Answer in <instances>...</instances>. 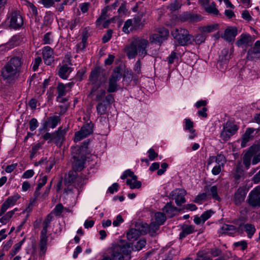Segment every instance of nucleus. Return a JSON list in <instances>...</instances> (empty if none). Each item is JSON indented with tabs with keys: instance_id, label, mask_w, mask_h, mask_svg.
Returning a JSON list of instances; mask_svg holds the SVG:
<instances>
[{
	"instance_id": "obj_1",
	"label": "nucleus",
	"mask_w": 260,
	"mask_h": 260,
	"mask_svg": "<svg viewBox=\"0 0 260 260\" xmlns=\"http://www.w3.org/2000/svg\"><path fill=\"white\" fill-rule=\"evenodd\" d=\"M22 62L18 57L10 59L2 70V76L5 80L12 81L17 78L21 72Z\"/></svg>"
},
{
	"instance_id": "obj_2",
	"label": "nucleus",
	"mask_w": 260,
	"mask_h": 260,
	"mask_svg": "<svg viewBox=\"0 0 260 260\" xmlns=\"http://www.w3.org/2000/svg\"><path fill=\"white\" fill-rule=\"evenodd\" d=\"M132 249L129 243L114 245L104 254L101 260H123V255H128Z\"/></svg>"
},
{
	"instance_id": "obj_3",
	"label": "nucleus",
	"mask_w": 260,
	"mask_h": 260,
	"mask_svg": "<svg viewBox=\"0 0 260 260\" xmlns=\"http://www.w3.org/2000/svg\"><path fill=\"white\" fill-rule=\"evenodd\" d=\"M148 44V41L144 39L134 40L131 45L127 47L126 53L129 58H134L138 54L140 56L143 57L146 54V48Z\"/></svg>"
},
{
	"instance_id": "obj_4",
	"label": "nucleus",
	"mask_w": 260,
	"mask_h": 260,
	"mask_svg": "<svg viewBox=\"0 0 260 260\" xmlns=\"http://www.w3.org/2000/svg\"><path fill=\"white\" fill-rule=\"evenodd\" d=\"M52 215L48 214L43 222V229L41 232L40 240L39 243L40 254L44 255L47 250V244L48 242V236L47 235V228L52 221Z\"/></svg>"
},
{
	"instance_id": "obj_5",
	"label": "nucleus",
	"mask_w": 260,
	"mask_h": 260,
	"mask_svg": "<svg viewBox=\"0 0 260 260\" xmlns=\"http://www.w3.org/2000/svg\"><path fill=\"white\" fill-rule=\"evenodd\" d=\"M171 34L177 40L178 43L182 46L186 45L191 42L192 37L185 29L175 28L172 31Z\"/></svg>"
},
{
	"instance_id": "obj_6",
	"label": "nucleus",
	"mask_w": 260,
	"mask_h": 260,
	"mask_svg": "<svg viewBox=\"0 0 260 260\" xmlns=\"http://www.w3.org/2000/svg\"><path fill=\"white\" fill-rule=\"evenodd\" d=\"M148 232V228L146 224L143 223H138L135 228L131 229L127 233V238L129 241H134L141 235Z\"/></svg>"
},
{
	"instance_id": "obj_7",
	"label": "nucleus",
	"mask_w": 260,
	"mask_h": 260,
	"mask_svg": "<svg viewBox=\"0 0 260 260\" xmlns=\"http://www.w3.org/2000/svg\"><path fill=\"white\" fill-rule=\"evenodd\" d=\"M156 33L152 34L149 38L151 42L155 44H161L167 39L169 34V30L165 27H159L156 29Z\"/></svg>"
},
{
	"instance_id": "obj_8",
	"label": "nucleus",
	"mask_w": 260,
	"mask_h": 260,
	"mask_svg": "<svg viewBox=\"0 0 260 260\" xmlns=\"http://www.w3.org/2000/svg\"><path fill=\"white\" fill-rule=\"evenodd\" d=\"M238 129V127L231 122H227L224 125L220 134L221 138L224 141L228 140L232 136L234 135Z\"/></svg>"
},
{
	"instance_id": "obj_9",
	"label": "nucleus",
	"mask_w": 260,
	"mask_h": 260,
	"mask_svg": "<svg viewBox=\"0 0 260 260\" xmlns=\"http://www.w3.org/2000/svg\"><path fill=\"white\" fill-rule=\"evenodd\" d=\"M93 132V124L92 123H87L84 125L81 129L75 133L74 141L77 142L87 137Z\"/></svg>"
},
{
	"instance_id": "obj_10",
	"label": "nucleus",
	"mask_w": 260,
	"mask_h": 260,
	"mask_svg": "<svg viewBox=\"0 0 260 260\" xmlns=\"http://www.w3.org/2000/svg\"><path fill=\"white\" fill-rule=\"evenodd\" d=\"M247 203L253 207H260V187H257L249 194Z\"/></svg>"
},
{
	"instance_id": "obj_11",
	"label": "nucleus",
	"mask_w": 260,
	"mask_h": 260,
	"mask_svg": "<svg viewBox=\"0 0 260 260\" xmlns=\"http://www.w3.org/2000/svg\"><path fill=\"white\" fill-rule=\"evenodd\" d=\"M121 77V74L119 70L114 71L109 80V85L107 91L109 92H114L117 90V82Z\"/></svg>"
},
{
	"instance_id": "obj_12",
	"label": "nucleus",
	"mask_w": 260,
	"mask_h": 260,
	"mask_svg": "<svg viewBox=\"0 0 260 260\" xmlns=\"http://www.w3.org/2000/svg\"><path fill=\"white\" fill-rule=\"evenodd\" d=\"M186 191L183 189L177 188L173 190L170 194V198L174 200L177 206H181L186 202L185 196Z\"/></svg>"
},
{
	"instance_id": "obj_13",
	"label": "nucleus",
	"mask_w": 260,
	"mask_h": 260,
	"mask_svg": "<svg viewBox=\"0 0 260 260\" xmlns=\"http://www.w3.org/2000/svg\"><path fill=\"white\" fill-rule=\"evenodd\" d=\"M254 41V39L249 35L243 34L236 42V44L239 47L246 48L250 46Z\"/></svg>"
},
{
	"instance_id": "obj_14",
	"label": "nucleus",
	"mask_w": 260,
	"mask_h": 260,
	"mask_svg": "<svg viewBox=\"0 0 260 260\" xmlns=\"http://www.w3.org/2000/svg\"><path fill=\"white\" fill-rule=\"evenodd\" d=\"M20 196L18 193L9 197L2 205V213H5L9 208L14 206L20 199Z\"/></svg>"
},
{
	"instance_id": "obj_15",
	"label": "nucleus",
	"mask_w": 260,
	"mask_h": 260,
	"mask_svg": "<svg viewBox=\"0 0 260 260\" xmlns=\"http://www.w3.org/2000/svg\"><path fill=\"white\" fill-rule=\"evenodd\" d=\"M23 23V20L21 15L17 12L11 14L10 26L14 28H18L21 27Z\"/></svg>"
},
{
	"instance_id": "obj_16",
	"label": "nucleus",
	"mask_w": 260,
	"mask_h": 260,
	"mask_svg": "<svg viewBox=\"0 0 260 260\" xmlns=\"http://www.w3.org/2000/svg\"><path fill=\"white\" fill-rule=\"evenodd\" d=\"M42 53L45 63L50 65L54 61L53 50L50 47L46 46L43 48Z\"/></svg>"
},
{
	"instance_id": "obj_17",
	"label": "nucleus",
	"mask_w": 260,
	"mask_h": 260,
	"mask_svg": "<svg viewBox=\"0 0 260 260\" xmlns=\"http://www.w3.org/2000/svg\"><path fill=\"white\" fill-rule=\"evenodd\" d=\"M237 35V29L234 27H229L224 31L221 38L228 42L234 40L236 35Z\"/></svg>"
},
{
	"instance_id": "obj_18",
	"label": "nucleus",
	"mask_w": 260,
	"mask_h": 260,
	"mask_svg": "<svg viewBox=\"0 0 260 260\" xmlns=\"http://www.w3.org/2000/svg\"><path fill=\"white\" fill-rule=\"evenodd\" d=\"M60 119L58 116H52L48 117L43 123V128H55L60 122Z\"/></svg>"
},
{
	"instance_id": "obj_19",
	"label": "nucleus",
	"mask_w": 260,
	"mask_h": 260,
	"mask_svg": "<svg viewBox=\"0 0 260 260\" xmlns=\"http://www.w3.org/2000/svg\"><path fill=\"white\" fill-rule=\"evenodd\" d=\"M255 131V129L253 128L250 127L247 128L244 135H243L241 143V146L243 147H245L246 143L253 138Z\"/></svg>"
},
{
	"instance_id": "obj_20",
	"label": "nucleus",
	"mask_w": 260,
	"mask_h": 260,
	"mask_svg": "<svg viewBox=\"0 0 260 260\" xmlns=\"http://www.w3.org/2000/svg\"><path fill=\"white\" fill-rule=\"evenodd\" d=\"M260 147L258 145L253 146L250 147L251 152H252V164L256 165L260 161Z\"/></svg>"
},
{
	"instance_id": "obj_21",
	"label": "nucleus",
	"mask_w": 260,
	"mask_h": 260,
	"mask_svg": "<svg viewBox=\"0 0 260 260\" xmlns=\"http://www.w3.org/2000/svg\"><path fill=\"white\" fill-rule=\"evenodd\" d=\"M182 232L180 234L181 239L185 238L187 235L193 233L195 231L194 226L192 225L184 224L181 227Z\"/></svg>"
},
{
	"instance_id": "obj_22",
	"label": "nucleus",
	"mask_w": 260,
	"mask_h": 260,
	"mask_svg": "<svg viewBox=\"0 0 260 260\" xmlns=\"http://www.w3.org/2000/svg\"><path fill=\"white\" fill-rule=\"evenodd\" d=\"M246 193L243 189H238L235 193L234 202L237 205H240L245 198Z\"/></svg>"
},
{
	"instance_id": "obj_23",
	"label": "nucleus",
	"mask_w": 260,
	"mask_h": 260,
	"mask_svg": "<svg viewBox=\"0 0 260 260\" xmlns=\"http://www.w3.org/2000/svg\"><path fill=\"white\" fill-rule=\"evenodd\" d=\"M77 175V173L75 170L69 171L64 179L65 184H74Z\"/></svg>"
},
{
	"instance_id": "obj_24",
	"label": "nucleus",
	"mask_w": 260,
	"mask_h": 260,
	"mask_svg": "<svg viewBox=\"0 0 260 260\" xmlns=\"http://www.w3.org/2000/svg\"><path fill=\"white\" fill-rule=\"evenodd\" d=\"M71 72V68L67 64H64L59 68L58 75L62 79H66L68 77Z\"/></svg>"
},
{
	"instance_id": "obj_25",
	"label": "nucleus",
	"mask_w": 260,
	"mask_h": 260,
	"mask_svg": "<svg viewBox=\"0 0 260 260\" xmlns=\"http://www.w3.org/2000/svg\"><path fill=\"white\" fill-rule=\"evenodd\" d=\"M133 25L136 28L142 27L146 23V19L142 14L138 15L134 18Z\"/></svg>"
},
{
	"instance_id": "obj_26",
	"label": "nucleus",
	"mask_w": 260,
	"mask_h": 260,
	"mask_svg": "<svg viewBox=\"0 0 260 260\" xmlns=\"http://www.w3.org/2000/svg\"><path fill=\"white\" fill-rule=\"evenodd\" d=\"M78 156L74 155L73 169L76 171H81L84 168V160L83 158L78 159Z\"/></svg>"
},
{
	"instance_id": "obj_27",
	"label": "nucleus",
	"mask_w": 260,
	"mask_h": 260,
	"mask_svg": "<svg viewBox=\"0 0 260 260\" xmlns=\"http://www.w3.org/2000/svg\"><path fill=\"white\" fill-rule=\"evenodd\" d=\"M66 133L65 129H62L61 128H59L57 131L53 133L54 135V141L57 143L61 142L63 140Z\"/></svg>"
},
{
	"instance_id": "obj_28",
	"label": "nucleus",
	"mask_w": 260,
	"mask_h": 260,
	"mask_svg": "<svg viewBox=\"0 0 260 260\" xmlns=\"http://www.w3.org/2000/svg\"><path fill=\"white\" fill-rule=\"evenodd\" d=\"M91 93L96 95V100L100 101L105 95L106 91L104 89L97 90V88L95 86H93L91 90Z\"/></svg>"
},
{
	"instance_id": "obj_29",
	"label": "nucleus",
	"mask_w": 260,
	"mask_h": 260,
	"mask_svg": "<svg viewBox=\"0 0 260 260\" xmlns=\"http://www.w3.org/2000/svg\"><path fill=\"white\" fill-rule=\"evenodd\" d=\"M176 211H177V208L173 206L171 203H167L163 208V211L170 217H171Z\"/></svg>"
},
{
	"instance_id": "obj_30",
	"label": "nucleus",
	"mask_w": 260,
	"mask_h": 260,
	"mask_svg": "<svg viewBox=\"0 0 260 260\" xmlns=\"http://www.w3.org/2000/svg\"><path fill=\"white\" fill-rule=\"evenodd\" d=\"M220 229L222 233L228 234H232L236 231V228L234 226L226 224H223Z\"/></svg>"
},
{
	"instance_id": "obj_31",
	"label": "nucleus",
	"mask_w": 260,
	"mask_h": 260,
	"mask_svg": "<svg viewBox=\"0 0 260 260\" xmlns=\"http://www.w3.org/2000/svg\"><path fill=\"white\" fill-rule=\"evenodd\" d=\"M250 148L248 151L245 154L243 157V164L247 169H248L250 165L251 159H252V153L251 152Z\"/></svg>"
},
{
	"instance_id": "obj_32",
	"label": "nucleus",
	"mask_w": 260,
	"mask_h": 260,
	"mask_svg": "<svg viewBox=\"0 0 260 260\" xmlns=\"http://www.w3.org/2000/svg\"><path fill=\"white\" fill-rule=\"evenodd\" d=\"M126 184L129 186V187L131 189L139 188L141 187L142 185L141 182L138 181L137 179H128L126 180Z\"/></svg>"
},
{
	"instance_id": "obj_33",
	"label": "nucleus",
	"mask_w": 260,
	"mask_h": 260,
	"mask_svg": "<svg viewBox=\"0 0 260 260\" xmlns=\"http://www.w3.org/2000/svg\"><path fill=\"white\" fill-rule=\"evenodd\" d=\"M179 18L182 22L186 21H193L196 20L197 16H194L190 13L186 12L181 15Z\"/></svg>"
},
{
	"instance_id": "obj_34",
	"label": "nucleus",
	"mask_w": 260,
	"mask_h": 260,
	"mask_svg": "<svg viewBox=\"0 0 260 260\" xmlns=\"http://www.w3.org/2000/svg\"><path fill=\"white\" fill-rule=\"evenodd\" d=\"M207 193L209 195L212 196V197L217 201H220V198L218 195V190L216 186L214 185L209 188Z\"/></svg>"
},
{
	"instance_id": "obj_35",
	"label": "nucleus",
	"mask_w": 260,
	"mask_h": 260,
	"mask_svg": "<svg viewBox=\"0 0 260 260\" xmlns=\"http://www.w3.org/2000/svg\"><path fill=\"white\" fill-rule=\"evenodd\" d=\"M244 230L247 233L248 237L249 238H251L252 235L254 234L255 232V228L254 226L251 224H246L244 225Z\"/></svg>"
},
{
	"instance_id": "obj_36",
	"label": "nucleus",
	"mask_w": 260,
	"mask_h": 260,
	"mask_svg": "<svg viewBox=\"0 0 260 260\" xmlns=\"http://www.w3.org/2000/svg\"><path fill=\"white\" fill-rule=\"evenodd\" d=\"M218 24H212L207 26H204L200 28L202 32L205 33H209L215 31L218 28Z\"/></svg>"
},
{
	"instance_id": "obj_37",
	"label": "nucleus",
	"mask_w": 260,
	"mask_h": 260,
	"mask_svg": "<svg viewBox=\"0 0 260 260\" xmlns=\"http://www.w3.org/2000/svg\"><path fill=\"white\" fill-rule=\"evenodd\" d=\"M205 10L207 12L213 15H217L219 13L214 3H211L210 6L206 7Z\"/></svg>"
},
{
	"instance_id": "obj_38",
	"label": "nucleus",
	"mask_w": 260,
	"mask_h": 260,
	"mask_svg": "<svg viewBox=\"0 0 260 260\" xmlns=\"http://www.w3.org/2000/svg\"><path fill=\"white\" fill-rule=\"evenodd\" d=\"M67 91L68 90L64 84L62 83H59L57 86V98L64 96Z\"/></svg>"
},
{
	"instance_id": "obj_39",
	"label": "nucleus",
	"mask_w": 260,
	"mask_h": 260,
	"mask_svg": "<svg viewBox=\"0 0 260 260\" xmlns=\"http://www.w3.org/2000/svg\"><path fill=\"white\" fill-rule=\"evenodd\" d=\"M155 221L158 224H162L166 220V216L161 212H157L155 214Z\"/></svg>"
},
{
	"instance_id": "obj_40",
	"label": "nucleus",
	"mask_w": 260,
	"mask_h": 260,
	"mask_svg": "<svg viewBox=\"0 0 260 260\" xmlns=\"http://www.w3.org/2000/svg\"><path fill=\"white\" fill-rule=\"evenodd\" d=\"M109 9V7H107L106 8H104L102 10L101 15L96 20V24L99 26H100L101 24V22L105 20L107 18V12Z\"/></svg>"
},
{
	"instance_id": "obj_41",
	"label": "nucleus",
	"mask_w": 260,
	"mask_h": 260,
	"mask_svg": "<svg viewBox=\"0 0 260 260\" xmlns=\"http://www.w3.org/2000/svg\"><path fill=\"white\" fill-rule=\"evenodd\" d=\"M12 217V212L8 211L0 218V222L3 224H6L10 221Z\"/></svg>"
},
{
	"instance_id": "obj_42",
	"label": "nucleus",
	"mask_w": 260,
	"mask_h": 260,
	"mask_svg": "<svg viewBox=\"0 0 260 260\" xmlns=\"http://www.w3.org/2000/svg\"><path fill=\"white\" fill-rule=\"evenodd\" d=\"M24 240H22L19 242L14 245L12 250H11L12 255H15L21 249L22 244L24 243Z\"/></svg>"
},
{
	"instance_id": "obj_43",
	"label": "nucleus",
	"mask_w": 260,
	"mask_h": 260,
	"mask_svg": "<svg viewBox=\"0 0 260 260\" xmlns=\"http://www.w3.org/2000/svg\"><path fill=\"white\" fill-rule=\"evenodd\" d=\"M133 24V21L131 19L127 20L124 24L122 28L123 31L126 34L129 33L130 30L132 29V26Z\"/></svg>"
},
{
	"instance_id": "obj_44",
	"label": "nucleus",
	"mask_w": 260,
	"mask_h": 260,
	"mask_svg": "<svg viewBox=\"0 0 260 260\" xmlns=\"http://www.w3.org/2000/svg\"><path fill=\"white\" fill-rule=\"evenodd\" d=\"M144 224H146V226L148 228V232H150L151 233H155L158 229V226L160 224H158L157 222H152L148 226L146 223H143Z\"/></svg>"
},
{
	"instance_id": "obj_45",
	"label": "nucleus",
	"mask_w": 260,
	"mask_h": 260,
	"mask_svg": "<svg viewBox=\"0 0 260 260\" xmlns=\"http://www.w3.org/2000/svg\"><path fill=\"white\" fill-rule=\"evenodd\" d=\"M66 187L64 188V192L67 194H70L74 193L76 190L78 191V189L75 187V186L74 184L69 185L65 184Z\"/></svg>"
},
{
	"instance_id": "obj_46",
	"label": "nucleus",
	"mask_w": 260,
	"mask_h": 260,
	"mask_svg": "<svg viewBox=\"0 0 260 260\" xmlns=\"http://www.w3.org/2000/svg\"><path fill=\"white\" fill-rule=\"evenodd\" d=\"M96 110L98 113L100 114H104L107 110L106 105L102 102L100 103L96 106Z\"/></svg>"
},
{
	"instance_id": "obj_47",
	"label": "nucleus",
	"mask_w": 260,
	"mask_h": 260,
	"mask_svg": "<svg viewBox=\"0 0 260 260\" xmlns=\"http://www.w3.org/2000/svg\"><path fill=\"white\" fill-rule=\"evenodd\" d=\"M215 162L219 165L223 166L225 164L226 160L225 157L222 154H218L216 157Z\"/></svg>"
},
{
	"instance_id": "obj_48",
	"label": "nucleus",
	"mask_w": 260,
	"mask_h": 260,
	"mask_svg": "<svg viewBox=\"0 0 260 260\" xmlns=\"http://www.w3.org/2000/svg\"><path fill=\"white\" fill-rule=\"evenodd\" d=\"M47 181V177L44 176L40 180L38 186L36 188V193L40 190V189L46 183Z\"/></svg>"
},
{
	"instance_id": "obj_49",
	"label": "nucleus",
	"mask_w": 260,
	"mask_h": 260,
	"mask_svg": "<svg viewBox=\"0 0 260 260\" xmlns=\"http://www.w3.org/2000/svg\"><path fill=\"white\" fill-rule=\"evenodd\" d=\"M251 52L253 53H260V41H257L254 45V47L248 51V53Z\"/></svg>"
},
{
	"instance_id": "obj_50",
	"label": "nucleus",
	"mask_w": 260,
	"mask_h": 260,
	"mask_svg": "<svg viewBox=\"0 0 260 260\" xmlns=\"http://www.w3.org/2000/svg\"><path fill=\"white\" fill-rule=\"evenodd\" d=\"M63 207L62 204H57L53 210L54 214L56 216L60 215L63 211Z\"/></svg>"
},
{
	"instance_id": "obj_51",
	"label": "nucleus",
	"mask_w": 260,
	"mask_h": 260,
	"mask_svg": "<svg viewBox=\"0 0 260 260\" xmlns=\"http://www.w3.org/2000/svg\"><path fill=\"white\" fill-rule=\"evenodd\" d=\"M113 31L112 29H108L105 35L102 38L103 42L105 43L108 42L112 37Z\"/></svg>"
},
{
	"instance_id": "obj_52",
	"label": "nucleus",
	"mask_w": 260,
	"mask_h": 260,
	"mask_svg": "<svg viewBox=\"0 0 260 260\" xmlns=\"http://www.w3.org/2000/svg\"><path fill=\"white\" fill-rule=\"evenodd\" d=\"M146 242L145 240L142 239L137 242L135 246L136 250H140L146 245Z\"/></svg>"
},
{
	"instance_id": "obj_53",
	"label": "nucleus",
	"mask_w": 260,
	"mask_h": 260,
	"mask_svg": "<svg viewBox=\"0 0 260 260\" xmlns=\"http://www.w3.org/2000/svg\"><path fill=\"white\" fill-rule=\"evenodd\" d=\"M42 62V59L40 57H37L35 58L34 61L32 62V70L35 71H36L40 64Z\"/></svg>"
},
{
	"instance_id": "obj_54",
	"label": "nucleus",
	"mask_w": 260,
	"mask_h": 260,
	"mask_svg": "<svg viewBox=\"0 0 260 260\" xmlns=\"http://www.w3.org/2000/svg\"><path fill=\"white\" fill-rule=\"evenodd\" d=\"M38 126V122L36 119L32 118L29 121V129L31 131H35Z\"/></svg>"
},
{
	"instance_id": "obj_55",
	"label": "nucleus",
	"mask_w": 260,
	"mask_h": 260,
	"mask_svg": "<svg viewBox=\"0 0 260 260\" xmlns=\"http://www.w3.org/2000/svg\"><path fill=\"white\" fill-rule=\"evenodd\" d=\"M83 178L77 175L74 185L75 186L76 188L78 189L79 187H81L83 185Z\"/></svg>"
},
{
	"instance_id": "obj_56",
	"label": "nucleus",
	"mask_w": 260,
	"mask_h": 260,
	"mask_svg": "<svg viewBox=\"0 0 260 260\" xmlns=\"http://www.w3.org/2000/svg\"><path fill=\"white\" fill-rule=\"evenodd\" d=\"M213 212L211 210L207 211L204 212L201 216L202 218V221L203 222H205L207 219H208L212 215Z\"/></svg>"
},
{
	"instance_id": "obj_57",
	"label": "nucleus",
	"mask_w": 260,
	"mask_h": 260,
	"mask_svg": "<svg viewBox=\"0 0 260 260\" xmlns=\"http://www.w3.org/2000/svg\"><path fill=\"white\" fill-rule=\"evenodd\" d=\"M43 41L44 44H50L53 42L52 37H51V33L47 32L44 36Z\"/></svg>"
},
{
	"instance_id": "obj_58",
	"label": "nucleus",
	"mask_w": 260,
	"mask_h": 260,
	"mask_svg": "<svg viewBox=\"0 0 260 260\" xmlns=\"http://www.w3.org/2000/svg\"><path fill=\"white\" fill-rule=\"evenodd\" d=\"M181 7V4L177 1L171 4L169 6L171 11H175L178 10Z\"/></svg>"
},
{
	"instance_id": "obj_59",
	"label": "nucleus",
	"mask_w": 260,
	"mask_h": 260,
	"mask_svg": "<svg viewBox=\"0 0 260 260\" xmlns=\"http://www.w3.org/2000/svg\"><path fill=\"white\" fill-rule=\"evenodd\" d=\"M34 173V171L32 170H28L23 173L22 177L23 179H28L32 177Z\"/></svg>"
},
{
	"instance_id": "obj_60",
	"label": "nucleus",
	"mask_w": 260,
	"mask_h": 260,
	"mask_svg": "<svg viewBox=\"0 0 260 260\" xmlns=\"http://www.w3.org/2000/svg\"><path fill=\"white\" fill-rule=\"evenodd\" d=\"M40 3H41L46 8H49L54 4L53 0H40Z\"/></svg>"
},
{
	"instance_id": "obj_61",
	"label": "nucleus",
	"mask_w": 260,
	"mask_h": 260,
	"mask_svg": "<svg viewBox=\"0 0 260 260\" xmlns=\"http://www.w3.org/2000/svg\"><path fill=\"white\" fill-rule=\"evenodd\" d=\"M27 6L29 10L31 11L33 15H37L38 14L37 9L33 4L29 2H27Z\"/></svg>"
},
{
	"instance_id": "obj_62",
	"label": "nucleus",
	"mask_w": 260,
	"mask_h": 260,
	"mask_svg": "<svg viewBox=\"0 0 260 260\" xmlns=\"http://www.w3.org/2000/svg\"><path fill=\"white\" fill-rule=\"evenodd\" d=\"M123 219L122 216L120 215H118L115 220L113 222V225L114 226H119L120 224L123 222Z\"/></svg>"
},
{
	"instance_id": "obj_63",
	"label": "nucleus",
	"mask_w": 260,
	"mask_h": 260,
	"mask_svg": "<svg viewBox=\"0 0 260 260\" xmlns=\"http://www.w3.org/2000/svg\"><path fill=\"white\" fill-rule=\"evenodd\" d=\"M148 153L149 154V158L151 160H153L158 155L157 153H156L154 150L152 148H150V149H149V150L148 151Z\"/></svg>"
},
{
	"instance_id": "obj_64",
	"label": "nucleus",
	"mask_w": 260,
	"mask_h": 260,
	"mask_svg": "<svg viewBox=\"0 0 260 260\" xmlns=\"http://www.w3.org/2000/svg\"><path fill=\"white\" fill-rule=\"evenodd\" d=\"M222 59L225 60H228L230 57V54H229V50L227 49H224L221 52Z\"/></svg>"
}]
</instances>
